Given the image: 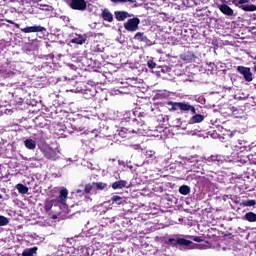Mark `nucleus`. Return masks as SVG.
Listing matches in <instances>:
<instances>
[{
	"mask_svg": "<svg viewBox=\"0 0 256 256\" xmlns=\"http://www.w3.org/2000/svg\"><path fill=\"white\" fill-rule=\"evenodd\" d=\"M93 186H95L99 191H103L107 189V183L97 182L93 184H80L73 192V197L76 199H81L82 201H86L89 203L91 201V192L93 191Z\"/></svg>",
	"mask_w": 256,
	"mask_h": 256,
	"instance_id": "obj_1",
	"label": "nucleus"
},
{
	"mask_svg": "<svg viewBox=\"0 0 256 256\" xmlns=\"http://www.w3.org/2000/svg\"><path fill=\"white\" fill-rule=\"evenodd\" d=\"M120 123L125 125V123H130L132 127H139L143 129L145 127V113L137 112H124L120 114Z\"/></svg>",
	"mask_w": 256,
	"mask_h": 256,
	"instance_id": "obj_2",
	"label": "nucleus"
},
{
	"mask_svg": "<svg viewBox=\"0 0 256 256\" xmlns=\"http://www.w3.org/2000/svg\"><path fill=\"white\" fill-rule=\"evenodd\" d=\"M119 137L122 139H131V133H136L137 135H145V128L134 127L133 129L122 127L117 130Z\"/></svg>",
	"mask_w": 256,
	"mask_h": 256,
	"instance_id": "obj_3",
	"label": "nucleus"
},
{
	"mask_svg": "<svg viewBox=\"0 0 256 256\" xmlns=\"http://www.w3.org/2000/svg\"><path fill=\"white\" fill-rule=\"evenodd\" d=\"M41 153L44 155L45 159L49 161H57L59 159V151L53 149L48 144H44L40 147Z\"/></svg>",
	"mask_w": 256,
	"mask_h": 256,
	"instance_id": "obj_4",
	"label": "nucleus"
},
{
	"mask_svg": "<svg viewBox=\"0 0 256 256\" xmlns=\"http://www.w3.org/2000/svg\"><path fill=\"white\" fill-rule=\"evenodd\" d=\"M233 149L234 151H240V153L251 151L252 149H256V143L253 142L252 144H249V142L245 140H238L237 144L233 146Z\"/></svg>",
	"mask_w": 256,
	"mask_h": 256,
	"instance_id": "obj_5",
	"label": "nucleus"
},
{
	"mask_svg": "<svg viewBox=\"0 0 256 256\" xmlns=\"http://www.w3.org/2000/svg\"><path fill=\"white\" fill-rule=\"evenodd\" d=\"M140 23L141 20L139 18H130L127 22L124 23V29H126V31H129L130 33H135V31H139Z\"/></svg>",
	"mask_w": 256,
	"mask_h": 256,
	"instance_id": "obj_6",
	"label": "nucleus"
},
{
	"mask_svg": "<svg viewBox=\"0 0 256 256\" xmlns=\"http://www.w3.org/2000/svg\"><path fill=\"white\" fill-rule=\"evenodd\" d=\"M168 245H172L173 247L177 245H183L184 247H193V242L191 240H187L185 238H170L166 241Z\"/></svg>",
	"mask_w": 256,
	"mask_h": 256,
	"instance_id": "obj_7",
	"label": "nucleus"
},
{
	"mask_svg": "<svg viewBox=\"0 0 256 256\" xmlns=\"http://www.w3.org/2000/svg\"><path fill=\"white\" fill-rule=\"evenodd\" d=\"M226 159L222 155H211L208 158L202 159V163H213L214 165H223Z\"/></svg>",
	"mask_w": 256,
	"mask_h": 256,
	"instance_id": "obj_8",
	"label": "nucleus"
},
{
	"mask_svg": "<svg viewBox=\"0 0 256 256\" xmlns=\"http://www.w3.org/2000/svg\"><path fill=\"white\" fill-rule=\"evenodd\" d=\"M68 5L71 9L77 11H85L87 9V2L85 0H68Z\"/></svg>",
	"mask_w": 256,
	"mask_h": 256,
	"instance_id": "obj_9",
	"label": "nucleus"
},
{
	"mask_svg": "<svg viewBox=\"0 0 256 256\" xmlns=\"http://www.w3.org/2000/svg\"><path fill=\"white\" fill-rule=\"evenodd\" d=\"M237 71L238 73L243 75L245 81H247L248 83H251V81H253V73H251V68L245 66H238Z\"/></svg>",
	"mask_w": 256,
	"mask_h": 256,
	"instance_id": "obj_10",
	"label": "nucleus"
},
{
	"mask_svg": "<svg viewBox=\"0 0 256 256\" xmlns=\"http://www.w3.org/2000/svg\"><path fill=\"white\" fill-rule=\"evenodd\" d=\"M134 39L136 41H140V43H145L146 47H151V45H155V43L149 40V38H147V36H145L143 32H137L134 35Z\"/></svg>",
	"mask_w": 256,
	"mask_h": 256,
	"instance_id": "obj_11",
	"label": "nucleus"
},
{
	"mask_svg": "<svg viewBox=\"0 0 256 256\" xmlns=\"http://www.w3.org/2000/svg\"><path fill=\"white\" fill-rule=\"evenodd\" d=\"M22 33H43L47 31V28L43 26H28L25 28H21Z\"/></svg>",
	"mask_w": 256,
	"mask_h": 256,
	"instance_id": "obj_12",
	"label": "nucleus"
},
{
	"mask_svg": "<svg viewBox=\"0 0 256 256\" xmlns=\"http://www.w3.org/2000/svg\"><path fill=\"white\" fill-rule=\"evenodd\" d=\"M187 163L192 164V167L194 169V171H196L197 173H199V170H195V169H201V167H203V164L205 162H203V158H200L199 160H197V158L195 157H191L187 160Z\"/></svg>",
	"mask_w": 256,
	"mask_h": 256,
	"instance_id": "obj_13",
	"label": "nucleus"
},
{
	"mask_svg": "<svg viewBox=\"0 0 256 256\" xmlns=\"http://www.w3.org/2000/svg\"><path fill=\"white\" fill-rule=\"evenodd\" d=\"M115 19L118 21H125V19H129L130 17H133V14H130L127 11H116L114 13Z\"/></svg>",
	"mask_w": 256,
	"mask_h": 256,
	"instance_id": "obj_14",
	"label": "nucleus"
},
{
	"mask_svg": "<svg viewBox=\"0 0 256 256\" xmlns=\"http://www.w3.org/2000/svg\"><path fill=\"white\" fill-rule=\"evenodd\" d=\"M249 3V0H240L239 5L243 9V11H256V6L253 4H245Z\"/></svg>",
	"mask_w": 256,
	"mask_h": 256,
	"instance_id": "obj_15",
	"label": "nucleus"
},
{
	"mask_svg": "<svg viewBox=\"0 0 256 256\" xmlns=\"http://www.w3.org/2000/svg\"><path fill=\"white\" fill-rule=\"evenodd\" d=\"M180 111H184V112L191 111L192 115H195V113H197V109H195V106L185 102H181Z\"/></svg>",
	"mask_w": 256,
	"mask_h": 256,
	"instance_id": "obj_16",
	"label": "nucleus"
},
{
	"mask_svg": "<svg viewBox=\"0 0 256 256\" xmlns=\"http://www.w3.org/2000/svg\"><path fill=\"white\" fill-rule=\"evenodd\" d=\"M73 256H89V248L85 246H80L74 249Z\"/></svg>",
	"mask_w": 256,
	"mask_h": 256,
	"instance_id": "obj_17",
	"label": "nucleus"
},
{
	"mask_svg": "<svg viewBox=\"0 0 256 256\" xmlns=\"http://www.w3.org/2000/svg\"><path fill=\"white\" fill-rule=\"evenodd\" d=\"M67 195H69V191L67 189H62L59 196L57 197V202L65 205V201H67Z\"/></svg>",
	"mask_w": 256,
	"mask_h": 256,
	"instance_id": "obj_18",
	"label": "nucleus"
},
{
	"mask_svg": "<svg viewBox=\"0 0 256 256\" xmlns=\"http://www.w3.org/2000/svg\"><path fill=\"white\" fill-rule=\"evenodd\" d=\"M205 120V116L201 115V114H197L195 113L189 120L190 125H193L195 123H203V121Z\"/></svg>",
	"mask_w": 256,
	"mask_h": 256,
	"instance_id": "obj_19",
	"label": "nucleus"
},
{
	"mask_svg": "<svg viewBox=\"0 0 256 256\" xmlns=\"http://www.w3.org/2000/svg\"><path fill=\"white\" fill-rule=\"evenodd\" d=\"M24 145L26 149H29L30 151H33L37 148V142L31 138H28L24 141Z\"/></svg>",
	"mask_w": 256,
	"mask_h": 256,
	"instance_id": "obj_20",
	"label": "nucleus"
},
{
	"mask_svg": "<svg viewBox=\"0 0 256 256\" xmlns=\"http://www.w3.org/2000/svg\"><path fill=\"white\" fill-rule=\"evenodd\" d=\"M125 187H127V181L125 180H118L112 184V189L115 191L119 189H125Z\"/></svg>",
	"mask_w": 256,
	"mask_h": 256,
	"instance_id": "obj_21",
	"label": "nucleus"
},
{
	"mask_svg": "<svg viewBox=\"0 0 256 256\" xmlns=\"http://www.w3.org/2000/svg\"><path fill=\"white\" fill-rule=\"evenodd\" d=\"M220 11L224 15H228L229 17H231V15H233V9H231V7H229V5H227V4H222L220 6Z\"/></svg>",
	"mask_w": 256,
	"mask_h": 256,
	"instance_id": "obj_22",
	"label": "nucleus"
},
{
	"mask_svg": "<svg viewBox=\"0 0 256 256\" xmlns=\"http://www.w3.org/2000/svg\"><path fill=\"white\" fill-rule=\"evenodd\" d=\"M97 95V90L95 88L86 89L84 90V98L85 99H91L92 97H95Z\"/></svg>",
	"mask_w": 256,
	"mask_h": 256,
	"instance_id": "obj_23",
	"label": "nucleus"
},
{
	"mask_svg": "<svg viewBox=\"0 0 256 256\" xmlns=\"http://www.w3.org/2000/svg\"><path fill=\"white\" fill-rule=\"evenodd\" d=\"M102 17L104 21H108V23H111L113 21V14H111L108 9L103 10Z\"/></svg>",
	"mask_w": 256,
	"mask_h": 256,
	"instance_id": "obj_24",
	"label": "nucleus"
},
{
	"mask_svg": "<svg viewBox=\"0 0 256 256\" xmlns=\"http://www.w3.org/2000/svg\"><path fill=\"white\" fill-rule=\"evenodd\" d=\"M245 221H249V223H256V214L254 212H247L244 215Z\"/></svg>",
	"mask_w": 256,
	"mask_h": 256,
	"instance_id": "obj_25",
	"label": "nucleus"
},
{
	"mask_svg": "<svg viewBox=\"0 0 256 256\" xmlns=\"http://www.w3.org/2000/svg\"><path fill=\"white\" fill-rule=\"evenodd\" d=\"M22 256H37V247L26 249L22 252Z\"/></svg>",
	"mask_w": 256,
	"mask_h": 256,
	"instance_id": "obj_26",
	"label": "nucleus"
},
{
	"mask_svg": "<svg viewBox=\"0 0 256 256\" xmlns=\"http://www.w3.org/2000/svg\"><path fill=\"white\" fill-rule=\"evenodd\" d=\"M87 39L84 36H77L71 40V43H75L76 45H83Z\"/></svg>",
	"mask_w": 256,
	"mask_h": 256,
	"instance_id": "obj_27",
	"label": "nucleus"
},
{
	"mask_svg": "<svg viewBox=\"0 0 256 256\" xmlns=\"http://www.w3.org/2000/svg\"><path fill=\"white\" fill-rule=\"evenodd\" d=\"M16 189L22 195H26V193H29V188L27 186L23 185V184H17Z\"/></svg>",
	"mask_w": 256,
	"mask_h": 256,
	"instance_id": "obj_28",
	"label": "nucleus"
},
{
	"mask_svg": "<svg viewBox=\"0 0 256 256\" xmlns=\"http://www.w3.org/2000/svg\"><path fill=\"white\" fill-rule=\"evenodd\" d=\"M111 200L112 203H116V205H123L125 203V199L117 195L112 196Z\"/></svg>",
	"mask_w": 256,
	"mask_h": 256,
	"instance_id": "obj_29",
	"label": "nucleus"
},
{
	"mask_svg": "<svg viewBox=\"0 0 256 256\" xmlns=\"http://www.w3.org/2000/svg\"><path fill=\"white\" fill-rule=\"evenodd\" d=\"M179 193L181 195H189L191 193V188L187 185H182L180 188H179Z\"/></svg>",
	"mask_w": 256,
	"mask_h": 256,
	"instance_id": "obj_30",
	"label": "nucleus"
},
{
	"mask_svg": "<svg viewBox=\"0 0 256 256\" xmlns=\"http://www.w3.org/2000/svg\"><path fill=\"white\" fill-rule=\"evenodd\" d=\"M243 207H255L256 201L255 200H245L242 202Z\"/></svg>",
	"mask_w": 256,
	"mask_h": 256,
	"instance_id": "obj_31",
	"label": "nucleus"
},
{
	"mask_svg": "<svg viewBox=\"0 0 256 256\" xmlns=\"http://www.w3.org/2000/svg\"><path fill=\"white\" fill-rule=\"evenodd\" d=\"M168 105H172V111H177V109H181V102H169Z\"/></svg>",
	"mask_w": 256,
	"mask_h": 256,
	"instance_id": "obj_32",
	"label": "nucleus"
},
{
	"mask_svg": "<svg viewBox=\"0 0 256 256\" xmlns=\"http://www.w3.org/2000/svg\"><path fill=\"white\" fill-rule=\"evenodd\" d=\"M181 59H183L184 61H191V59H193V54H191V52L182 54Z\"/></svg>",
	"mask_w": 256,
	"mask_h": 256,
	"instance_id": "obj_33",
	"label": "nucleus"
},
{
	"mask_svg": "<svg viewBox=\"0 0 256 256\" xmlns=\"http://www.w3.org/2000/svg\"><path fill=\"white\" fill-rule=\"evenodd\" d=\"M5 225H9V219L0 215V227H5Z\"/></svg>",
	"mask_w": 256,
	"mask_h": 256,
	"instance_id": "obj_34",
	"label": "nucleus"
},
{
	"mask_svg": "<svg viewBox=\"0 0 256 256\" xmlns=\"http://www.w3.org/2000/svg\"><path fill=\"white\" fill-rule=\"evenodd\" d=\"M112 3H137V0H110Z\"/></svg>",
	"mask_w": 256,
	"mask_h": 256,
	"instance_id": "obj_35",
	"label": "nucleus"
},
{
	"mask_svg": "<svg viewBox=\"0 0 256 256\" xmlns=\"http://www.w3.org/2000/svg\"><path fill=\"white\" fill-rule=\"evenodd\" d=\"M146 157L148 159H151L153 161V159H155V151L153 150H147L146 151Z\"/></svg>",
	"mask_w": 256,
	"mask_h": 256,
	"instance_id": "obj_36",
	"label": "nucleus"
},
{
	"mask_svg": "<svg viewBox=\"0 0 256 256\" xmlns=\"http://www.w3.org/2000/svg\"><path fill=\"white\" fill-rule=\"evenodd\" d=\"M158 73H166L167 75H170L171 74V68L167 67V66H164V67L161 68V71H158Z\"/></svg>",
	"mask_w": 256,
	"mask_h": 256,
	"instance_id": "obj_37",
	"label": "nucleus"
},
{
	"mask_svg": "<svg viewBox=\"0 0 256 256\" xmlns=\"http://www.w3.org/2000/svg\"><path fill=\"white\" fill-rule=\"evenodd\" d=\"M187 239H192V241H195L196 243H201V241H203V238L199 236H187Z\"/></svg>",
	"mask_w": 256,
	"mask_h": 256,
	"instance_id": "obj_38",
	"label": "nucleus"
},
{
	"mask_svg": "<svg viewBox=\"0 0 256 256\" xmlns=\"http://www.w3.org/2000/svg\"><path fill=\"white\" fill-rule=\"evenodd\" d=\"M39 9H41V11H53V7L49 5H40Z\"/></svg>",
	"mask_w": 256,
	"mask_h": 256,
	"instance_id": "obj_39",
	"label": "nucleus"
},
{
	"mask_svg": "<svg viewBox=\"0 0 256 256\" xmlns=\"http://www.w3.org/2000/svg\"><path fill=\"white\" fill-rule=\"evenodd\" d=\"M147 65L149 69H155V67H157V63H155L153 60H148Z\"/></svg>",
	"mask_w": 256,
	"mask_h": 256,
	"instance_id": "obj_40",
	"label": "nucleus"
},
{
	"mask_svg": "<svg viewBox=\"0 0 256 256\" xmlns=\"http://www.w3.org/2000/svg\"><path fill=\"white\" fill-rule=\"evenodd\" d=\"M195 101H197L198 103H201L203 105V103H205V97L195 96Z\"/></svg>",
	"mask_w": 256,
	"mask_h": 256,
	"instance_id": "obj_41",
	"label": "nucleus"
},
{
	"mask_svg": "<svg viewBox=\"0 0 256 256\" xmlns=\"http://www.w3.org/2000/svg\"><path fill=\"white\" fill-rule=\"evenodd\" d=\"M189 135H197L198 137H201V134H199V130H191L189 132Z\"/></svg>",
	"mask_w": 256,
	"mask_h": 256,
	"instance_id": "obj_42",
	"label": "nucleus"
},
{
	"mask_svg": "<svg viewBox=\"0 0 256 256\" xmlns=\"http://www.w3.org/2000/svg\"><path fill=\"white\" fill-rule=\"evenodd\" d=\"M78 131L79 133H86V135H89V130H85V128L80 127Z\"/></svg>",
	"mask_w": 256,
	"mask_h": 256,
	"instance_id": "obj_43",
	"label": "nucleus"
},
{
	"mask_svg": "<svg viewBox=\"0 0 256 256\" xmlns=\"http://www.w3.org/2000/svg\"><path fill=\"white\" fill-rule=\"evenodd\" d=\"M7 23H10L11 25H15V27H17V29H19V24L13 22V20H6Z\"/></svg>",
	"mask_w": 256,
	"mask_h": 256,
	"instance_id": "obj_44",
	"label": "nucleus"
},
{
	"mask_svg": "<svg viewBox=\"0 0 256 256\" xmlns=\"http://www.w3.org/2000/svg\"><path fill=\"white\" fill-rule=\"evenodd\" d=\"M6 74L7 75H15V71L11 70V69H8V70H6Z\"/></svg>",
	"mask_w": 256,
	"mask_h": 256,
	"instance_id": "obj_45",
	"label": "nucleus"
},
{
	"mask_svg": "<svg viewBox=\"0 0 256 256\" xmlns=\"http://www.w3.org/2000/svg\"><path fill=\"white\" fill-rule=\"evenodd\" d=\"M0 21H5V16L0 13Z\"/></svg>",
	"mask_w": 256,
	"mask_h": 256,
	"instance_id": "obj_46",
	"label": "nucleus"
},
{
	"mask_svg": "<svg viewBox=\"0 0 256 256\" xmlns=\"http://www.w3.org/2000/svg\"><path fill=\"white\" fill-rule=\"evenodd\" d=\"M254 71H256V57L254 58Z\"/></svg>",
	"mask_w": 256,
	"mask_h": 256,
	"instance_id": "obj_47",
	"label": "nucleus"
},
{
	"mask_svg": "<svg viewBox=\"0 0 256 256\" xmlns=\"http://www.w3.org/2000/svg\"><path fill=\"white\" fill-rule=\"evenodd\" d=\"M91 133H94L95 137H97V130H92Z\"/></svg>",
	"mask_w": 256,
	"mask_h": 256,
	"instance_id": "obj_48",
	"label": "nucleus"
},
{
	"mask_svg": "<svg viewBox=\"0 0 256 256\" xmlns=\"http://www.w3.org/2000/svg\"><path fill=\"white\" fill-rule=\"evenodd\" d=\"M139 145H134V149H139Z\"/></svg>",
	"mask_w": 256,
	"mask_h": 256,
	"instance_id": "obj_49",
	"label": "nucleus"
},
{
	"mask_svg": "<svg viewBox=\"0 0 256 256\" xmlns=\"http://www.w3.org/2000/svg\"><path fill=\"white\" fill-rule=\"evenodd\" d=\"M247 161H249V159L247 158L243 160L244 163H247Z\"/></svg>",
	"mask_w": 256,
	"mask_h": 256,
	"instance_id": "obj_50",
	"label": "nucleus"
},
{
	"mask_svg": "<svg viewBox=\"0 0 256 256\" xmlns=\"http://www.w3.org/2000/svg\"><path fill=\"white\" fill-rule=\"evenodd\" d=\"M110 223H115V218H113V220H112V221H110Z\"/></svg>",
	"mask_w": 256,
	"mask_h": 256,
	"instance_id": "obj_51",
	"label": "nucleus"
},
{
	"mask_svg": "<svg viewBox=\"0 0 256 256\" xmlns=\"http://www.w3.org/2000/svg\"><path fill=\"white\" fill-rule=\"evenodd\" d=\"M0 199H3V195L0 194Z\"/></svg>",
	"mask_w": 256,
	"mask_h": 256,
	"instance_id": "obj_52",
	"label": "nucleus"
},
{
	"mask_svg": "<svg viewBox=\"0 0 256 256\" xmlns=\"http://www.w3.org/2000/svg\"><path fill=\"white\" fill-rule=\"evenodd\" d=\"M100 227H105V225L102 224V225H100Z\"/></svg>",
	"mask_w": 256,
	"mask_h": 256,
	"instance_id": "obj_53",
	"label": "nucleus"
}]
</instances>
